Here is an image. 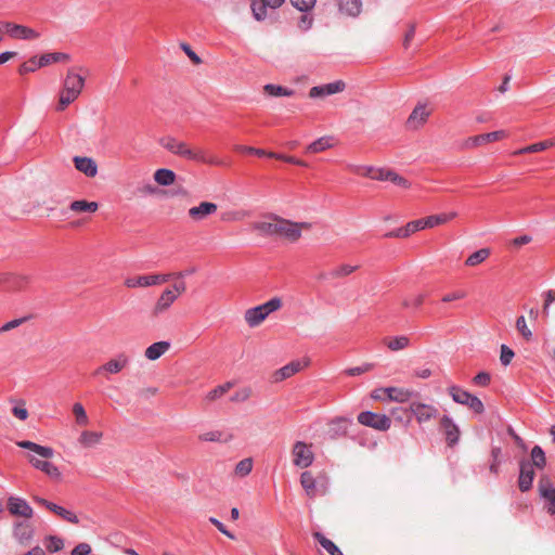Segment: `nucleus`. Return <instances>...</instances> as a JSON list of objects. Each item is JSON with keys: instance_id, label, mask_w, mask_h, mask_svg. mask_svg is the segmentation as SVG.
<instances>
[{"instance_id": "43", "label": "nucleus", "mask_w": 555, "mask_h": 555, "mask_svg": "<svg viewBox=\"0 0 555 555\" xmlns=\"http://www.w3.org/2000/svg\"><path fill=\"white\" fill-rule=\"evenodd\" d=\"M554 145H555V142L553 140H545V141H541V142L528 145L524 149H520L519 151L516 152V154L542 152V151H545Z\"/></svg>"}, {"instance_id": "61", "label": "nucleus", "mask_w": 555, "mask_h": 555, "mask_svg": "<svg viewBox=\"0 0 555 555\" xmlns=\"http://www.w3.org/2000/svg\"><path fill=\"white\" fill-rule=\"evenodd\" d=\"M415 28H416V26H415L414 23H411L409 25V28H408V30H406V33L404 35V38H403V47H404V49H408L410 43H411V41L413 40V38L415 36Z\"/></svg>"}, {"instance_id": "12", "label": "nucleus", "mask_w": 555, "mask_h": 555, "mask_svg": "<svg viewBox=\"0 0 555 555\" xmlns=\"http://www.w3.org/2000/svg\"><path fill=\"white\" fill-rule=\"evenodd\" d=\"M358 422L376 430L386 431L391 426V420L385 414H377L370 411L361 412Z\"/></svg>"}, {"instance_id": "50", "label": "nucleus", "mask_w": 555, "mask_h": 555, "mask_svg": "<svg viewBox=\"0 0 555 555\" xmlns=\"http://www.w3.org/2000/svg\"><path fill=\"white\" fill-rule=\"evenodd\" d=\"M291 4L300 12H308L315 5L317 0H289Z\"/></svg>"}, {"instance_id": "25", "label": "nucleus", "mask_w": 555, "mask_h": 555, "mask_svg": "<svg viewBox=\"0 0 555 555\" xmlns=\"http://www.w3.org/2000/svg\"><path fill=\"white\" fill-rule=\"evenodd\" d=\"M177 299L175 291L170 288L164 289L153 307V314L159 315L165 313Z\"/></svg>"}, {"instance_id": "6", "label": "nucleus", "mask_w": 555, "mask_h": 555, "mask_svg": "<svg viewBox=\"0 0 555 555\" xmlns=\"http://www.w3.org/2000/svg\"><path fill=\"white\" fill-rule=\"evenodd\" d=\"M311 229V222H295L280 217L278 238L284 240L288 243H296L302 236L304 231H310Z\"/></svg>"}, {"instance_id": "42", "label": "nucleus", "mask_w": 555, "mask_h": 555, "mask_svg": "<svg viewBox=\"0 0 555 555\" xmlns=\"http://www.w3.org/2000/svg\"><path fill=\"white\" fill-rule=\"evenodd\" d=\"M232 388V384L225 383L223 385L217 386L216 388L211 389L209 392H207L205 400L207 402H214L218 399L222 398L230 389Z\"/></svg>"}, {"instance_id": "44", "label": "nucleus", "mask_w": 555, "mask_h": 555, "mask_svg": "<svg viewBox=\"0 0 555 555\" xmlns=\"http://www.w3.org/2000/svg\"><path fill=\"white\" fill-rule=\"evenodd\" d=\"M48 509H50L51 512L55 513L56 515L72 524L78 522V517L73 512L67 511L62 506L51 503V505H48Z\"/></svg>"}, {"instance_id": "55", "label": "nucleus", "mask_w": 555, "mask_h": 555, "mask_svg": "<svg viewBox=\"0 0 555 555\" xmlns=\"http://www.w3.org/2000/svg\"><path fill=\"white\" fill-rule=\"evenodd\" d=\"M268 157H271V158H276V159H281V160H284V162H287V163H291V164H295V165H298V166H307V164L300 159H297L293 156H286V155H281V154H276V153H273V152H269L268 153Z\"/></svg>"}, {"instance_id": "31", "label": "nucleus", "mask_w": 555, "mask_h": 555, "mask_svg": "<svg viewBox=\"0 0 555 555\" xmlns=\"http://www.w3.org/2000/svg\"><path fill=\"white\" fill-rule=\"evenodd\" d=\"M39 37L40 34L35 29L24 25L14 24L12 34L13 39L35 40Z\"/></svg>"}, {"instance_id": "21", "label": "nucleus", "mask_w": 555, "mask_h": 555, "mask_svg": "<svg viewBox=\"0 0 555 555\" xmlns=\"http://www.w3.org/2000/svg\"><path fill=\"white\" fill-rule=\"evenodd\" d=\"M8 509L14 516L30 519L34 515L33 507L21 498L10 496L8 499Z\"/></svg>"}, {"instance_id": "8", "label": "nucleus", "mask_w": 555, "mask_h": 555, "mask_svg": "<svg viewBox=\"0 0 555 555\" xmlns=\"http://www.w3.org/2000/svg\"><path fill=\"white\" fill-rule=\"evenodd\" d=\"M129 357L126 353H118L104 364L98 366L93 375L108 377V375L118 374L129 365Z\"/></svg>"}, {"instance_id": "57", "label": "nucleus", "mask_w": 555, "mask_h": 555, "mask_svg": "<svg viewBox=\"0 0 555 555\" xmlns=\"http://www.w3.org/2000/svg\"><path fill=\"white\" fill-rule=\"evenodd\" d=\"M467 296L466 292L465 291H454V292H451V293H448L446 294L443 297H442V301L443 302H451V301H454V300H461V299H464L465 297Z\"/></svg>"}, {"instance_id": "10", "label": "nucleus", "mask_w": 555, "mask_h": 555, "mask_svg": "<svg viewBox=\"0 0 555 555\" xmlns=\"http://www.w3.org/2000/svg\"><path fill=\"white\" fill-rule=\"evenodd\" d=\"M507 137V132L504 130H498L489 133L478 134L468 137L462 143V149L473 150L482 146L488 143L503 140Z\"/></svg>"}, {"instance_id": "59", "label": "nucleus", "mask_w": 555, "mask_h": 555, "mask_svg": "<svg viewBox=\"0 0 555 555\" xmlns=\"http://www.w3.org/2000/svg\"><path fill=\"white\" fill-rule=\"evenodd\" d=\"M182 50L189 56L193 64L199 65L202 63V59L191 49V47L186 43L181 44Z\"/></svg>"}, {"instance_id": "36", "label": "nucleus", "mask_w": 555, "mask_h": 555, "mask_svg": "<svg viewBox=\"0 0 555 555\" xmlns=\"http://www.w3.org/2000/svg\"><path fill=\"white\" fill-rule=\"evenodd\" d=\"M313 538L330 555H344L340 548L330 539L320 532H314Z\"/></svg>"}, {"instance_id": "54", "label": "nucleus", "mask_w": 555, "mask_h": 555, "mask_svg": "<svg viewBox=\"0 0 555 555\" xmlns=\"http://www.w3.org/2000/svg\"><path fill=\"white\" fill-rule=\"evenodd\" d=\"M12 414L20 421H26L29 414L25 406V402L21 401L17 405H15L12 409Z\"/></svg>"}, {"instance_id": "34", "label": "nucleus", "mask_w": 555, "mask_h": 555, "mask_svg": "<svg viewBox=\"0 0 555 555\" xmlns=\"http://www.w3.org/2000/svg\"><path fill=\"white\" fill-rule=\"evenodd\" d=\"M154 181L162 186H169L176 181V173L166 168L157 169L153 175Z\"/></svg>"}, {"instance_id": "29", "label": "nucleus", "mask_w": 555, "mask_h": 555, "mask_svg": "<svg viewBox=\"0 0 555 555\" xmlns=\"http://www.w3.org/2000/svg\"><path fill=\"white\" fill-rule=\"evenodd\" d=\"M384 392L390 401L404 403L412 397L413 391L400 387H385Z\"/></svg>"}, {"instance_id": "56", "label": "nucleus", "mask_w": 555, "mask_h": 555, "mask_svg": "<svg viewBox=\"0 0 555 555\" xmlns=\"http://www.w3.org/2000/svg\"><path fill=\"white\" fill-rule=\"evenodd\" d=\"M387 181H391L392 183L400 185L404 189H409L411 186V183L405 178L399 176L397 172L392 170L391 172H389V178Z\"/></svg>"}, {"instance_id": "16", "label": "nucleus", "mask_w": 555, "mask_h": 555, "mask_svg": "<svg viewBox=\"0 0 555 555\" xmlns=\"http://www.w3.org/2000/svg\"><path fill=\"white\" fill-rule=\"evenodd\" d=\"M409 409L420 424L429 422L439 415V411L436 406L422 402H412Z\"/></svg>"}, {"instance_id": "37", "label": "nucleus", "mask_w": 555, "mask_h": 555, "mask_svg": "<svg viewBox=\"0 0 555 555\" xmlns=\"http://www.w3.org/2000/svg\"><path fill=\"white\" fill-rule=\"evenodd\" d=\"M75 212H95L99 209L96 202H88L85 199L74 201L69 206Z\"/></svg>"}, {"instance_id": "62", "label": "nucleus", "mask_w": 555, "mask_h": 555, "mask_svg": "<svg viewBox=\"0 0 555 555\" xmlns=\"http://www.w3.org/2000/svg\"><path fill=\"white\" fill-rule=\"evenodd\" d=\"M63 547V541L56 537H50L49 543L47 544V548L50 552H57Z\"/></svg>"}, {"instance_id": "51", "label": "nucleus", "mask_w": 555, "mask_h": 555, "mask_svg": "<svg viewBox=\"0 0 555 555\" xmlns=\"http://www.w3.org/2000/svg\"><path fill=\"white\" fill-rule=\"evenodd\" d=\"M38 67V57L37 56H33L31 59H29L27 62L23 63L20 67H18V73L21 75H26L28 73H33L35 72Z\"/></svg>"}, {"instance_id": "13", "label": "nucleus", "mask_w": 555, "mask_h": 555, "mask_svg": "<svg viewBox=\"0 0 555 555\" xmlns=\"http://www.w3.org/2000/svg\"><path fill=\"white\" fill-rule=\"evenodd\" d=\"M539 495L546 502L545 508L551 515L555 514V487L551 478L546 475L540 477L538 481Z\"/></svg>"}, {"instance_id": "19", "label": "nucleus", "mask_w": 555, "mask_h": 555, "mask_svg": "<svg viewBox=\"0 0 555 555\" xmlns=\"http://www.w3.org/2000/svg\"><path fill=\"white\" fill-rule=\"evenodd\" d=\"M346 89V83L343 80H336L330 83L312 87L309 90V96L311 99L324 98L340 93Z\"/></svg>"}, {"instance_id": "22", "label": "nucleus", "mask_w": 555, "mask_h": 555, "mask_svg": "<svg viewBox=\"0 0 555 555\" xmlns=\"http://www.w3.org/2000/svg\"><path fill=\"white\" fill-rule=\"evenodd\" d=\"M534 469L530 462L522 460L519 463V477L518 488L521 492H527L531 489L534 479Z\"/></svg>"}, {"instance_id": "40", "label": "nucleus", "mask_w": 555, "mask_h": 555, "mask_svg": "<svg viewBox=\"0 0 555 555\" xmlns=\"http://www.w3.org/2000/svg\"><path fill=\"white\" fill-rule=\"evenodd\" d=\"M263 92L270 96H292L294 94L292 89L271 83L263 87Z\"/></svg>"}, {"instance_id": "2", "label": "nucleus", "mask_w": 555, "mask_h": 555, "mask_svg": "<svg viewBox=\"0 0 555 555\" xmlns=\"http://www.w3.org/2000/svg\"><path fill=\"white\" fill-rule=\"evenodd\" d=\"M457 217L456 211L443 212L439 215H431L426 218L417 219L408 222L403 228H400L389 234L387 236L390 237H408L411 234L424 230L427 228H435L437 225L444 224Z\"/></svg>"}, {"instance_id": "60", "label": "nucleus", "mask_w": 555, "mask_h": 555, "mask_svg": "<svg viewBox=\"0 0 555 555\" xmlns=\"http://www.w3.org/2000/svg\"><path fill=\"white\" fill-rule=\"evenodd\" d=\"M236 151L243 152V153L255 154L257 156H268V153H269V152H266L264 150L255 149L251 146H244V145L236 146Z\"/></svg>"}, {"instance_id": "33", "label": "nucleus", "mask_w": 555, "mask_h": 555, "mask_svg": "<svg viewBox=\"0 0 555 555\" xmlns=\"http://www.w3.org/2000/svg\"><path fill=\"white\" fill-rule=\"evenodd\" d=\"M339 11L349 16H357L362 9L361 0H339Z\"/></svg>"}, {"instance_id": "35", "label": "nucleus", "mask_w": 555, "mask_h": 555, "mask_svg": "<svg viewBox=\"0 0 555 555\" xmlns=\"http://www.w3.org/2000/svg\"><path fill=\"white\" fill-rule=\"evenodd\" d=\"M333 146L332 138L331 137H322L318 140L313 141L306 147V152L309 154H317L321 153L327 149H331Z\"/></svg>"}, {"instance_id": "28", "label": "nucleus", "mask_w": 555, "mask_h": 555, "mask_svg": "<svg viewBox=\"0 0 555 555\" xmlns=\"http://www.w3.org/2000/svg\"><path fill=\"white\" fill-rule=\"evenodd\" d=\"M103 438L102 431L82 430L78 437V444L82 449H91L101 443Z\"/></svg>"}, {"instance_id": "9", "label": "nucleus", "mask_w": 555, "mask_h": 555, "mask_svg": "<svg viewBox=\"0 0 555 555\" xmlns=\"http://www.w3.org/2000/svg\"><path fill=\"white\" fill-rule=\"evenodd\" d=\"M449 393L456 403L467 405L469 409H472L474 412L478 414L483 412V403L476 396H473L472 393L456 386L450 387Z\"/></svg>"}, {"instance_id": "4", "label": "nucleus", "mask_w": 555, "mask_h": 555, "mask_svg": "<svg viewBox=\"0 0 555 555\" xmlns=\"http://www.w3.org/2000/svg\"><path fill=\"white\" fill-rule=\"evenodd\" d=\"M283 301L280 297H273L262 305L249 308L244 312V320L250 327L259 326L269 314L280 310Z\"/></svg>"}, {"instance_id": "7", "label": "nucleus", "mask_w": 555, "mask_h": 555, "mask_svg": "<svg viewBox=\"0 0 555 555\" xmlns=\"http://www.w3.org/2000/svg\"><path fill=\"white\" fill-rule=\"evenodd\" d=\"M183 272L166 273V274H146L130 276L125 280V286L128 288L150 287L160 285L171 279H183Z\"/></svg>"}, {"instance_id": "1", "label": "nucleus", "mask_w": 555, "mask_h": 555, "mask_svg": "<svg viewBox=\"0 0 555 555\" xmlns=\"http://www.w3.org/2000/svg\"><path fill=\"white\" fill-rule=\"evenodd\" d=\"M20 448L27 449L38 454L42 459L40 460L34 455H28L29 463L36 468L48 475L50 478L60 480L61 472L60 469L51 462L47 461L48 459L53 457L54 451L50 447H44L33 441L22 440L16 443Z\"/></svg>"}, {"instance_id": "30", "label": "nucleus", "mask_w": 555, "mask_h": 555, "mask_svg": "<svg viewBox=\"0 0 555 555\" xmlns=\"http://www.w3.org/2000/svg\"><path fill=\"white\" fill-rule=\"evenodd\" d=\"M170 347L171 345L169 341H157L145 349L144 356L146 359L155 361L159 359L163 354H165L170 349Z\"/></svg>"}, {"instance_id": "47", "label": "nucleus", "mask_w": 555, "mask_h": 555, "mask_svg": "<svg viewBox=\"0 0 555 555\" xmlns=\"http://www.w3.org/2000/svg\"><path fill=\"white\" fill-rule=\"evenodd\" d=\"M253 469V459L246 457L241 460L236 465L234 469V474L238 477H246L250 474Z\"/></svg>"}, {"instance_id": "14", "label": "nucleus", "mask_w": 555, "mask_h": 555, "mask_svg": "<svg viewBox=\"0 0 555 555\" xmlns=\"http://www.w3.org/2000/svg\"><path fill=\"white\" fill-rule=\"evenodd\" d=\"M279 221L280 216L271 214L262 220L251 223V229L259 235L278 237Z\"/></svg>"}, {"instance_id": "15", "label": "nucleus", "mask_w": 555, "mask_h": 555, "mask_svg": "<svg viewBox=\"0 0 555 555\" xmlns=\"http://www.w3.org/2000/svg\"><path fill=\"white\" fill-rule=\"evenodd\" d=\"M12 535L21 546H28L35 537V527L27 520L17 521L13 525Z\"/></svg>"}, {"instance_id": "11", "label": "nucleus", "mask_w": 555, "mask_h": 555, "mask_svg": "<svg viewBox=\"0 0 555 555\" xmlns=\"http://www.w3.org/2000/svg\"><path fill=\"white\" fill-rule=\"evenodd\" d=\"M293 463L299 468L309 467L314 460V454L311 449V444H307L302 441H297L292 449Z\"/></svg>"}, {"instance_id": "48", "label": "nucleus", "mask_w": 555, "mask_h": 555, "mask_svg": "<svg viewBox=\"0 0 555 555\" xmlns=\"http://www.w3.org/2000/svg\"><path fill=\"white\" fill-rule=\"evenodd\" d=\"M516 328L518 333L526 339L527 341L532 339V332L527 325V321L524 315H520L516 320Z\"/></svg>"}, {"instance_id": "45", "label": "nucleus", "mask_w": 555, "mask_h": 555, "mask_svg": "<svg viewBox=\"0 0 555 555\" xmlns=\"http://www.w3.org/2000/svg\"><path fill=\"white\" fill-rule=\"evenodd\" d=\"M73 414L75 416L76 424L79 426H87L89 424V416L83 408V405L79 402L74 403L73 405Z\"/></svg>"}, {"instance_id": "63", "label": "nucleus", "mask_w": 555, "mask_h": 555, "mask_svg": "<svg viewBox=\"0 0 555 555\" xmlns=\"http://www.w3.org/2000/svg\"><path fill=\"white\" fill-rule=\"evenodd\" d=\"M241 219L242 216L238 211H225L221 215V220L225 222L238 221Z\"/></svg>"}, {"instance_id": "53", "label": "nucleus", "mask_w": 555, "mask_h": 555, "mask_svg": "<svg viewBox=\"0 0 555 555\" xmlns=\"http://www.w3.org/2000/svg\"><path fill=\"white\" fill-rule=\"evenodd\" d=\"M515 353L509 347L506 345L501 346L500 361L504 366H507L512 362Z\"/></svg>"}, {"instance_id": "3", "label": "nucleus", "mask_w": 555, "mask_h": 555, "mask_svg": "<svg viewBox=\"0 0 555 555\" xmlns=\"http://www.w3.org/2000/svg\"><path fill=\"white\" fill-rule=\"evenodd\" d=\"M85 77H82L76 68H69L63 81L59 95L56 111H64L69 104L76 101L83 90Z\"/></svg>"}, {"instance_id": "23", "label": "nucleus", "mask_w": 555, "mask_h": 555, "mask_svg": "<svg viewBox=\"0 0 555 555\" xmlns=\"http://www.w3.org/2000/svg\"><path fill=\"white\" fill-rule=\"evenodd\" d=\"M300 485L305 489L306 494L311 499L314 498L318 492L321 494H325L327 492V487L325 483H322L320 489H318L317 479L308 470L300 475Z\"/></svg>"}, {"instance_id": "18", "label": "nucleus", "mask_w": 555, "mask_h": 555, "mask_svg": "<svg viewBox=\"0 0 555 555\" xmlns=\"http://www.w3.org/2000/svg\"><path fill=\"white\" fill-rule=\"evenodd\" d=\"M430 114L431 109L427 105H416L406 120V127L413 130L423 127L426 124Z\"/></svg>"}, {"instance_id": "32", "label": "nucleus", "mask_w": 555, "mask_h": 555, "mask_svg": "<svg viewBox=\"0 0 555 555\" xmlns=\"http://www.w3.org/2000/svg\"><path fill=\"white\" fill-rule=\"evenodd\" d=\"M70 60L69 54L63 52H52L42 54L38 59V67H44L52 63L68 62Z\"/></svg>"}, {"instance_id": "58", "label": "nucleus", "mask_w": 555, "mask_h": 555, "mask_svg": "<svg viewBox=\"0 0 555 555\" xmlns=\"http://www.w3.org/2000/svg\"><path fill=\"white\" fill-rule=\"evenodd\" d=\"M373 369V364H364L363 366H357L346 370V374L349 376H357L366 373Z\"/></svg>"}, {"instance_id": "24", "label": "nucleus", "mask_w": 555, "mask_h": 555, "mask_svg": "<svg viewBox=\"0 0 555 555\" xmlns=\"http://www.w3.org/2000/svg\"><path fill=\"white\" fill-rule=\"evenodd\" d=\"M30 283V276L4 272L3 286L9 292L23 291Z\"/></svg>"}, {"instance_id": "46", "label": "nucleus", "mask_w": 555, "mask_h": 555, "mask_svg": "<svg viewBox=\"0 0 555 555\" xmlns=\"http://www.w3.org/2000/svg\"><path fill=\"white\" fill-rule=\"evenodd\" d=\"M532 467L543 468L546 465L544 451L539 446H534L531 450Z\"/></svg>"}, {"instance_id": "39", "label": "nucleus", "mask_w": 555, "mask_h": 555, "mask_svg": "<svg viewBox=\"0 0 555 555\" xmlns=\"http://www.w3.org/2000/svg\"><path fill=\"white\" fill-rule=\"evenodd\" d=\"M410 344V339L406 336H397L385 339V345L391 351H399L406 348Z\"/></svg>"}, {"instance_id": "26", "label": "nucleus", "mask_w": 555, "mask_h": 555, "mask_svg": "<svg viewBox=\"0 0 555 555\" xmlns=\"http://www.w3.org/2000/svg\"><path fill=\"white\" fill-rule=\"evenodd\" d=\"M440 427L446 435L449 447H453L460 439V428L454 424L451 417L444 415L440 420Z\"/></svg>"}, {"instance_id": "52", "label": "nucleus", "mask_w": 555, "mask_h": 555, "mask_svg": "<svg viewBox=\"0 0 555 555\" xmlns=\"http://www.w3.org/2000/svg\"><path fill=\"white\" fill-rule=\"evenodd\" d=\"M222 434L218 430H211L203 433L198 436V439L203 442H219L221 441Z\"/></svg>"}, {"instance_id": "5", "label": "nucleus", "mask_w": 555, "mask_h": 555, "mask_svg": "<svg viewBox=\"0 0 555 555\" xmlns=\"http://www.w3.org/2000/svg\"><path fill=\"white\" fill-rule=\"evenodd\" d=\"M163 146L170 153L186 158L189 160L217 164L214 160L207 159L202 150L193 149L188 143L179 141L175 138H166L163 141Z\"/></svg>"}, {"instance_id": "17", "label": "nucleus", "mask_w": 555, "mask_h": 555, "mask_svg": "<svg viewBox=\"0 0 555 555\" xmlns=\"http://www.w3.org/2000/svg\"><path fill=\"white\" fill-rule=\"evenodd\" d=\"M308 365L309 360H306L304 363H301L300 361H292L272 373V383H281L284 379H287L295 375L296 373L300 372L304 367Z\"/></svg>"}, {"instance_id": "41", "label": "nucleus", "mask_w": 555, "mask_h": 555, "mask_svg": "<svg viewBox=\"0 0 555 555\" xmlns=\"http://www.w3.org/2000/svg\"><path fill=\"white\" fill-rule=\"evenodd\" d=\"M358 269H359V266H352V264H349V263H343V264L337 266L336 268H334L331 271V276L333 279H343V278H346V276L352 274Z\"/></svg>"}, {"instance_id": "27", "label": "nucleus", "mask_w": 555, "mask_h": 555, "mask_svg": "<svg viewBox=\"0 0 555 555\" xmlns=\"http://www.w3.org/2000/svg\"><path fill=\"white\" fill-rule=\"evenodd\" d=\"M73 162L75 168L88 178H94L98 175V165L91 157L75 156Z\"/></svg>"}, {"instance_id": "20", "label": "nucleus", "mask_w": 555, "mask_h": 555, "mask_svg": "<svg viewBox=\"0 0 555 555\" xmlns=\"http://www.w3.org/2000/svg\"><path fill=\"white\" fill-rule=\"evenodd\" d=\"M218 206L211 202H201L197 206H193L188 210V216L193 222H202L209 216L214 215Z\"/></svg>"}, {"instance_id": "38", "label": "nucleus", "mask_w": 555, "mask_h": 555, "mask_svg": "<svg viewBox=\"0 0 555 555\" xmlns=\"http://www.w3.org/2000/svg\"><path fill=\"white\" fill-rule=\"evenodd\" d=\"M489 256H490V249L481 248V249L473 253L472 255H469L467 257V259L465 260V264L467 267H476V266L482 263L485 260H487Z\"/></svg>"}, {"instance_id": "64", "label": "nucleus", "mask_w": 555, "mask_h": 555, "mask_svg": "<svg viewBox=\"0 0 555 555\" xmlns=\"http://www.w3.org/2000/svg\"><path fill=\"white\" fill-rule=\"evenodd\" d=\"M91 552V546L87 543H80L72 551V555H88Z\"/></svg>"}, {"instance_id": "49", "label": "nucleus", "mask_w": 555, "mask_h": 555, "mask_svg": "<svg viewBox=\"0 0 555 555\" xmlns=\"http://www.w3.org/2000/svg\"><path fill=\"white\" fill-rule=\"evenodd\" d=\"M425 301V295L424 294H418V295H415V296H411V297H406L402 300V307L404 308H409V307H414V308H418L421 307Z\"/></svg>"}]
</instances>
